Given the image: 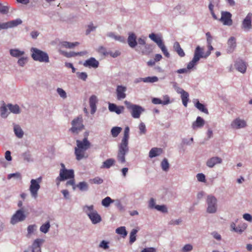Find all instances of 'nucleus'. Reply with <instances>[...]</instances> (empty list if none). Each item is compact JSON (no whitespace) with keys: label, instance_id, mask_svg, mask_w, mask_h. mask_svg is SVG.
Instances as JSON below:
<instances>
[{"label":"nucleus","instance_id":"1","mask_svg":"<svg viewBox=\"0 0 252 252\" xmlns=\"http://www.w3.org/2000/svg\"><path fill=\"white\" fill-rule=\"evenodd\" d=\"M129 128L126 126L124 130V136L118 144V151L117 158L119 162L124 163L126 162V155L129 152L128 139H129Z\"/></svg>","mask_w":252,"mask_h":252},{"label":"nucleus","instance_id":"2","mask_svg":"<svg viewBox=\"0 0 252 252\" xmlns=\"http://www.w3.org/2000/svg\"><path fill=\"white\" fill-rule=\"evenodd\" d=\"M77 147L75 148V155L77 160H80L87 158L86 151L90 147L91 143L87 138H84L82 141L76 140Z\"/></svg>","mask_w":252,"mask_h":252},{"label":"nucleus","instance_id":"3","mask_svg":"<svg viewBox=\"0 0 252 252\" xmlns=\"http://www.w3.org/2000/svg\"><path fill=\"white\" fill-rule=\"evenodd\" d=\"M210 54V51H207L205 54H204L203 49L200 46H197L194 51L192 60L188 64V68L192 69L197 64V63L201 58H206Z\"/></svg>","mask_w":252,"mask_h":252},{"label":"nucleus","instance_id":"4","mask_svg":"<svg viewBox=\"0 0 252 252\" xmlns=\"http://www.w3.org/2000/svg\"><path fill=\"white\" fill-rule=\"evenodd\" d=\"M83 211L88 216L93 224L98 223L101 221V217L97 211L94 209V206L85 205L83 208Z\"/></svg>","mask_w":252,"mask_h":252},{"label":"nucleus","instance_id":"5","mask_svg":"<svg viewBox=\"0 0 252 252\" xmlns=\"http://www.w3.org/2000/svg\"><path fill=\"white\" fill-rule=\"evenodd\" d=\"M31 56L33 60L41 63H48L49 62V58L48 54L40 49L35 47L31 49Z\"/></svg>","mask_w":252,"mask_h":252},{"label":"nucleus","instance_id":"6","mask_svg":"<svg viewBox=\"0 0 252 252\" xmlns=\"http://www.w3.org/2000/svg\"><path fill=\"white\" fill-rule=\"evenodd\" d=\"M42 177H39L35 179H32L30 181V186L29 187V191L31 197L36 199L38 197V192L40 189V183L42 182Z\"/></svg>","mask_w":252,"mask_h":252},{"label":"nucleus","instance_id":"7","mask_svg":"<svg viewBox=\"0 0 252 252\" xmlns=\"http://www.w3.org/2000/svg\"><path fill=\"white\" fill-rule=\"evenodd\" d=\"M124 103L127 108L131 110V115L133 118H139L141 113L144 111V109L140 105L133 104L126 100Z\"/></svg>","mask_w":252,"mask_h":252},{"label":"nucleus","instance_id":"8","mask_svg":"<svg viewBox=\"0 0 252 252\" xmlns=\"http://www.w3.org/2000/svg\"><path fill=\"white\" fill-rule=\"evenodd\" d=\"M218 200L216 197L212 195H208L206 198V212L209 214H215L218 210Z\"/></svg>","mask_w":252,"mask_h":252},{"label":"nucleus","instance_id":"9","mask_svg":"<svg viewBox=\"0 0 252 252\" xmlns=\"http://www.w3.org/2000/svg\"><path fill=\"white\" fill-rule=\"evenodd\" d=\"M71 127L69 131L73 134H78L84 128L83 124V119L82 117H78L72 120L71 122Z\"/></svg>","mask_w":252,"mask_h":252},{"label":"nucleus","instance_id":"10","mask_svg":"<svg viewBox=\"0 0 252 252\" xmlns=\"http://www.w3.org/2000/svg\"><path fill=\"white\" fill-rule=\"evenodd\" d=\"M27 218L26 215L23 209H20L16 211L13 215L10 220V223L12 224H15L19 222L25 220Z\"/></svg>","mask_w":252,"mask_h":252},{"label":"nucleus","instance_id":"11","mask_svg":"<svg viewBox=\"0 0 252 252\" xmlns=\"http://www.w3.org/2000/svg\"><path fill=\"white\" fill-rule=\"evenodd\" d=\"M43 239H36L33 241L32 246L24 252H41V246L44 242Z\"/></svg>","mask_w":252,"mask_h":252},{"label":"nucleus","instance_id":"12","mask_svg":"<svg viewBox=\"0 0 252 252\" xmlns=\"http://www.w3.org/2000/svg\"><path fill=\"white\" fill-rule=\"evenodd\" d=\"M74 177L73 169L60 170L59 176L57 177L58 181H65L69 179H73Z\"/></svg>","mask_w":252,"mask_h":252},{"label":"nucleus","instance_id":"13","mask_svg":"<svg viewBox=\"0 0 252 252\" xmlns=\"http://www.w3.org/2000/svg\"><path fill=\"white\" fill-rule=\"evenodd\" d=\"M230 126L233 129H239L245 128L247 126V123L244 119L237 118L232 121Z\"/></svg>","mask_w":252,"mask_h":252},{"label":"nucleus","instance_id":"14","mask_svg":"<svg viewBox=\"0 0 252 252\" xmlns=\"http://www.w3.org/2000/svg\"><path fill=\"white\" fill-rule=\"evenodd\" d=\"M127 88L126 86L119 85H118L116 89V98L118 100H122L126 97V92Z\"/></svg>","mask_w":252,"mask_h":252},{"label":"nucleus","instance_id":"15","mask_svg":"<svg viewBox=\"0 0 252 252\" xmlns=\"http://www.w3.org/2000/svg\"><path fill=\"white\" fill-rule=\"evenodd\" d=\"M252 14L249 13L242 22V29L245 31H250L252 28Z\"/></svg>","mask_w":252,"mask_h":252},{"label":"nucleus","instance_id":"16","mask_svg":"<svg viewBox=\"0 0 252 252\" xmlns=\"http://www.w3.org/2000/svg\"><path fill=\"white\" fill-rule=\"evenodd\" d=\"M232 15L229 12H222L220 21L224 25L231 26L232 24Z\"/></svg>","mask_w":252,"mask_h":252},{"label":"nucleus","instance_id":"17","mask_svg":"<svg viewBox=\"0 0 252 252\" xmlns=\"http://www.w3.org/2000/svg\"><path fill=\"white\" fill-rule=\"evenodd\" d=\"M83 64L85 67H86L96 68L99 66V62L97 61L94 58L91 57L90 59L86 60L83 63Z\"/></svg>","mask_w":252,"mask_h":252},{"label":"nucleus","instance_id":"18","mask_svg":"<svg viewBox=\"0 0 252 252\" xmlns=\"http://www.w3.org/2000/svg\"><path fill=\"white\" fill-rule=\"evenodd\" d=\"M222 159L219 157H213L209 158L206 161V164L209 168H213L215 165L221 164Z\"/></svg>","mask_w":252,"mask_h":252},{"label":"nucleus","instance_id":"19","mask_svg":"<svg viewBox=\"0 0 252 252\" xmlns=\"http://www.w3.org/2000/svg\"><path fill=\"white\" fill-rule=\"evenodd\" d=\"M128 34V36L127 39L128 45L131 48H135L137 45L136 34L132 32H129Z\"/></svg>","mask_w":252,"mask_h":252},{"label":"nucleus","instance_id":"20","mask_svg":"<svg viewBox=\"0 0 252 252\" xmlns=\"http://www.w3.org/2000/svg\"><path fill=\"white\" fill-rule=\"evenodd\" d=\"M136 51L140 52L143 55H147L152 52V45L146 44L143 46H138V49H136Z\"/></svg>","mask_w":252,"mask_h":252},{"label":"nucleus","instance_id":"21","mask_svg":"<svg viewBox=\"0 0 252 252\" xmlns=\"http://www.w3.org/2000/svg\"><path fill=\"white\" fill-rule=\"evenodd\" d=\"M108 109L110 112L119 115L124 112L125 108L123 106H117L114 103H109Z\"/></svg>","mask_w":252,"mask_h":252},{"label":"nucleus","instance_id":"22","mask_svg":"<svg viewBox=\"0 0 252 252\" xmlns=\"http://www.w3.org/2000/svg\"><path fill=\"white\" fill-rule=\"evenodd\" d=\"M98 102V99L96 95H92L89 98V104L91 108V113L94 114L96 110V104Z\"/></svg>","mask_w":252,"mask_h":252},{"label":"nucleus","instance_id":"23","mask_svg":"<svg viewBox=\"0 0 252 252\" xmlns=\"http://www.w3.org/2000/svg\"><path fill=\"white\" fill-rule=\"evenodd\" d=\"M234 65L236 69L241 73H244L246 72L247 66L246 63L244 61L242 60L237 61L235 62Z\"/></svg>","mask_w":252,"mask_h":252},{"label":"nucleus","instance_id":"24","mask_svg":"<svg viewBox=\"0 0 252 252\" xmlns=\"http://www.w3.org/2000/svg\"><path fill=\"white\" fill-rule=\"evenodd\" d=\"M227 45V52L232 53L236 47V38L233 36L230 37L228 40Z\"/></svg>","mask_w":252,"mask_h":252},{"label":"nucleus","instance_id":"25","mask_svg":"<svg viewBox=\"0 0 252 252\" xmlns=\"http://www.w3.org/2000/svg\"><path fill=\"white\" fill-rule=\"evenodd\" d=\"M163 153V150L160 148L154 147L151 149L149 153V156L150 158L160 156Z\"/></svg>","mask_w":252,"mask_h":252},{"label":"nucleus","instance_id":"26","mask_svg":"<svg viewBox=\"0 0 252 252\" xmlns=\"http://www.w3.org/2000/svg\"><path fill=\"white\" fill-rule=\"evenodd\" d=\"M205 125V121L201 117H197L195 121L192 124V128L196 129L202 127Z\"/></svg>","mask_w":252,"mask_h":252},{"label":"nucleus","instance_id":"27","mask_svg":"<svg viewBox=\"0 0 252 252\" xmlns=\"http://www.w3.org/2000/svg\"><path fill=\"white\" fill-rule=\"evenodd\" d=\"M9 54L12 57L17 58L25 55V53L24 51L20 50L17 48L10 49Z\"/></svg>","mask_w":252,"mask_h":252},{"label":"nucleus","instance_id":"28","mask_svg":"<svg viewBox=\"0 0 252 252\" xmlns=\"http://www.w3.org/2000/svg\"><path fill=\"white\" fill-rule=\"evenodd\" d=\"M149 37L158 46L163 43L161 36L152 33L149 35Z\"/></svg>","mask_w":252,"mask_h":252},{"label":"nucleus","instance_id":"29","mask_svg":"<svg viewBox=\"0 0 252 252\" xmlns=\"http://www.w3.org/2000/svg\"><path fill=\"white\" fill-rule=\"evenodd\" d=\"M173 49L180 57H184L185 56V53L178 42H175L174 43Z\"/></svg>","mask_w":252,"mask_h":252},{"label":"nucleus","instance_id":"30","mask_svg":"<svg viewBox=\"0 0 252 252\" xmlns=\"http://www.w3.org/2000/svg\"><path fill=\"white\" fill-rule=\"evenodd\" d=\"M115 163V160L114 159L111 158H108L102 163L100 168L108 169L114 165Z\"/></svg>","mask_w":252,"mask_h":252},{"label":"nucleus","instance_id":"31","mask_svg":"<svg viewBox=\"0 0 252 252\" xmlns=\"http://www.w3.org/2000/svg\"><path fill=\"white\" fill-rule=\"evenodd\" d=\"M107 36L122 43H124L125 42V38L124 36L116 35L113 32H108L107 34Z\"/></svg>","mask_w":252,"mask_h":252},{"label":"nucleus","instance_id":"32","mask_svg":"<svg viewBox=\"0 0 252 252\" xmlns=\"http://www.w3.org/2000/svg\"><path fill=\"white\" fill-rule=\"evenodd\" d=\"M14 132L15 135L19 138H22L24 135V131L20 127V126L18 125H15L14 126Z\"/></svg>","mask_w":252,"mask_h":252},{"label":"nucleus","instance_id":"33","mask_svg":"<svg viewBox=\"0 0 252 252\" xmlns=\"http://www.w3.org/2000/svg\"><path fill=\"white\" fill-rule=\"evenodd\" d=\"M50 227L51 225L50 221H47L40 226L39 230L42 233L46 234L48 232Z\"/></svg>","mask_w":252,"mask_h":252},{"label":"nucleus","instance_id":"34","mask_svg":"<svg viewBox=\"0 0 252 252\" xmlns=\"http://www.w3.org/2000/svg\"><path fill=\"white\" fill-rule=\"evenodd\" d=\"M76 188H78L82 191H86L89 189V185L86 182H81L76 185Z\"/></svg>","mask_w":252,"mask_h":252},{"label":"nucleus","instance_id":"35","mask_svg":"<svg viewBox=\"0 0 252 252\" xmlns=\"http://www.w3.org/2000/svg\"><path fill=\"white\" fill-rule=\"evenodd\" d=\"M37 229V225L36 224L29 225L27 227V237L30 238L31 236Z\"/></svg>","mask_w":252,"mask_h":252},{"label":"nucleus","instance_id":"36","mask_svg":"<svg viewBox=\"0 0 252 252\" xmlns=\"http://www.w3.org/2000/svg\"><path fill=\"white\" fill-rule=\"evenodd\" d=\"M0 112L1 117L3 118H6L9 113L7 105H3L1 106L0 108Z\"/></svg>","mask_w":252,"mask_h":252},{"label":"nucleus","instance_id":"37","mask_svg":"<svg viewBox=\"0 0 252 252\" xmlns=\"http://www.w3.org/2000/svg\"><path fill=\"white\" fill-rule=\"evenodd\" d=\"M79 45V43L78 42H75L74 43L69 42L67 41H63L61 43V45L65 48L72 49L75 46Z\"/></svg>","mask_w":252,"mask_h":252},{"label":"nucleus","instance_id":"38","mask_svg":"<svg viewBox=\"0 0 252 252\" xmlns=\"http://www.w3.org/2000/svg\"><path fill=\"white\" fill-rule=\"evenodd\" d=\"M181 97L182 100L183 104L184 106L187 107L188 102L189 100V94L188 92L185 91L181 94Z\"/></svg>","mask_w":252,"mask_h":252},{"label":"nucleus","instance_id":"39","mask_svg":"<svg viewBox=\"0 0 252 252\" xmlns=\"http://www.w3.org/2000/svg\"><path fill=\"white\" fill-rule=\"evenodd\" d=\"M28 58L25 55L19 58V59L17 61V63L19 66L23 67L28 63Z\"/></svg>","mask_w":252,"mask_h":252},{"label":"nucleus","instance_id":"40","mask_svg":"<svg viewBox=\"0 0 252 252\" xmlns=\"http://www.w3.org/2000/svg\"><path fill=\"white\" fill-rule=\"evenodd\" d=\"M195 106L200 111L206 114H208L209 112L208 109L205 107L204 104L200 103L199 101H197L195 104Z\"/></svg>","mask_w":252,"mask_h":252},{"label":"nucleus","instance_id":"41","mask_svg":"<svg viewBox=\"0 0 252 252\" xmlns=\"http://www.w3.org/2000/svg\"><path fill=\"white\" fill-rule=\"evenodd\" d=\"M9 28H12L21 25L22 21L20 19H16L8 22Z\"/></svg>","mask_w":252,"mask_h":252},{"label":"nucleus","instance_id":"42","mask_svg":"<svg viewBox=\"0 0 252 252\" xmlns=\"http://www.w3.org/2000/svg\"><path fill=\"white\" fill-rule=\"evenodd\" d=\"M116 233L121 235L123 238L126 237L127 232L125 226H121L116 229Z\"/></svg>","mask_w":252,"mask_h":252},{"label":"nucleus","instance_id":"43","mask_svg":"<svg viewBox=\"0 0 252 252\" xmlns=\"http://www.w3.org/2000/svg\"><path fill=\"white\" fill-rule=\"evenodd\" d=\"M7 107L10 112L13 113L19 114L20 112V108L17 105H13L12 104H8Z\"/></svg>","mask_w":252,"mask_h":252},{"label":"nucleus","instance_id":"44","mask_svg":"<svg viewBox=\"0 0 252 252\" xmlns=\"http://www.w3.org/2000/svg\"><path fill=\"white\" fill-rule=\"evenodd\" d=\"M138 232V230L136 229H133L129 235V243L132 244L136 241V234Z\"/></svg>","mask_w":252,"mask_h":252},{"label":"nucleus","instance_id":"45","mask_svg":"<svg viewBox=\"0 0 252 252\" xmlns=\"http://www.w3.org/2000/svg\"><path fill=\"white\" fill-rule=\"evenodd\" d=\"M115 201L112 199L110 197H106L101 201L102 205L105 207H108L109 206L111 203H113Z\"/></svg>","mask_w":252,"mask_h":252},{"label":"nucleus","instance_id":"46","mask_svg":"<svg viewBox=\"0 0 252 252\" xmlns=\"http://www.w3.org/2000/svg\"><path fill=\"white\" fill-rule=\"evenodd\" d=\"M122 128L119 126H115L112 127L111 130V133L113 137H116L121 132Z\"/></svg>","mask_w":252,"mask_h":252},{"label":"nucleus","instance_id":"47","mask_svg":"<svg viewBox=\"0 0 252 252\" xmlns=\"http://www.w3.org/2000/svg\"><path fill=\"white\" fill-rule=\"evenodd\" d=\"M247 224L246 223H243L239 225L237 227H236V229L235 232L242 234L247 228Z\"/></svg>","mask_w":252,"mask_h":252},{"label":"nucleus","instance_id":"48","mask_svg":"<svg viewBox=\"0 0 252 252\" xmlns=\"http://www.w3.org/2000/svg\"><path fill=\"white\" fill-rule=\"evenodd\" d=\"M161 167L162 170L167 171L169 168V164L168 160L164 158L161 162Z\"/></svg>","mask_w":252,"mask_h":252},{"label":"nucleus","instance_id":"49","mask_svg":"<svg viewBox=\"0 0 252 252\" xmlns=\"http://www.w3.org/2000/svg\"><path fill=\"white\" fill-rule=\"evenodd\" d=\"M158 81V78L157 76H149L144 78V83H155Z\"/></svg>","mask_w":252,"mask_h":252},{"label":"nucleus","instance_id":"50","mask_svg":"<svg viewBox=\"0 0 252 252\" xmlns=\"http://www.w3.org/2000/svg\"><path fill=\"white\" fill-rule=\"evenodd\" d=\"M57 92L60 96L63 99H65L67 97V94L65 91L62 88H58L57 89Z\"/></svg>","mask_w":252,"mask_h":252},{"label":"nucleus","instance_id":"51","mask_svg":"<svg viewBox=\"0 0 252 252\" xmlns=\"http://www.w3.org/2000/svg\"><path fill=\"white\" fill-rule=\"evenodd\" d=\"M76 75H77V77L79 79H80L84 81H86L87 77H88L87 73L85 72H77L76 73Z\"/></svg>","mask_w":252,"mask_h":252},{"label":"nucleus","instance_id":"52","mask_svg":"<svg viewBox=\"0 0 252 252\" xmlns=\"http://www.w3.org/2000/svg\"><path fill=\"white\" fill-rule=\"evenodd\" d=\"M152 102L155 104H162L167 105L168 104V100L166 101H162L159 98H154L152 100Z\"/></svg>","mask_w":252,"mask_h":252},{"label":"nucleus","instance_id":"53","mask_svg":"<svg viewBox=\"0 0 252 252\" xmlns=\"http://www.w3.org/2000/svg\"><path fill=\"white\" fill-rule=\"evenodd\" d=\"M90 182L92 184L99 185L103 182V180L102 179L99 177H96L93 179H91Z\"/></svg>","mask_w":252,"mask_h":252},{"label":"nucleus","instance_id":"54","mask_svg":"<svg viewBox=\"0 0 252 252\" xmlns=\"http://www.w3.org/2000/svg\"><path fill=\"white\" fill-rule=\"evenodd\" d=\"M193 250V246L190 244L185 245L182 249L181 252H190Z\"/></svg>","mask_w":252,"mask_h":252},{"label":"nucleus","instance_id":"55","mask_svg":"<svg viewBox=\"0 0 252 252\" xmlns=\"http://www.w3.org/2000/svg\"><path fill=\"white\" fill-rule=\"evenodd\" d=\"M158 211L162 213H166L168 212L167 208L165 205H157L156 207V209Z\"/></svg>","mask_w":252,"mask_h":252},{"label":"nucleus","instance_id":"56","mask_svg":"<svg viewBox=\"0 0 252 252\" xmlns=\"http://www.w3.org/2000/svg\"><path fill=\"white\" fill-rule=\"evenodd\" d=\"M96 28V26H94L93 23H90L87 26V29L86 31V34L88 35L91 32L94 31Z\"/></svg>","mask_w":252,"mask_h":252},{"label":"nucleus","instance_id":"57","mask_svg":"<svg viewBox=\"0 0 252 252\" xmlns=\"http://www.w3.org/2000/svg\"><path fill=\"white\" fill-rule=\"evenodd\" d=\"M9 11V7L8 6L3 5L0 3V13L2 14H7Z\"/></svg>","mask_w":252,"mask_h":252},{"label":"nucleus","instance_id":"58","mask_svg":"<svg viewBox=\"0 0 252 252\" xmlns=\"http://www.w3.org/2000/svg\"><path fill=\"white\" fill-rule=\"evenodd\" d=\"M139 129L140 130V134H144L146 132V128L145 125L143 123H141L139 125Z\"/></svg>","mask_w":252,"mask_h":252},{"label":"nucleus","instance_id":"59","mask_svg":"<svg viewBox=\"0 0 252 252\" xmlns=\"http://www.w3.org/2000/svg\"><path fill=\"white\" fill-rule=\"evenodd\" d=\"M14 178L16 179H21V176L20 173L19 172L15 173H11L8 175L7 179L8 180L11 179V178Z\"/></svg>","mask_w":252,"mask_h":252},{"label":"nucleus","instance_id":"60","mask_svg":"<svg viewBox=\"0 0 252 252\" xmlns=\"http://www.w3.org/2000/svg\"><path fill=\"white\" fill-rule=\"evenodd\" d=\"M108 242L102 240L99 245V247L104 250H106L109 248Z\"/></svg>","mask_w":252,"mask_h":252},{"label":"nucleus","instance_id":"61","mask_svg":"<svg viewBox=\"0 0 252 252\" xmlns=\"http://www.w3.org/2000/svg\"><path fill=\"white\" fill-rule=\"evenodd\" d=\"M157 205L156 204V201L153 198H151L149 202L148 206L150 209H156Z\"/></svg>","mask_w":252,"mask_h":252},{"label":"nucleus","instance_id":"62","mask_svg":"<svg viewBox=\"0 0 252 252\" xmlns=\"http://www.w3.org/2000/svg\"><path fill=\"white\" fill-rule=\"evenodd\" d=\"M213 237L218 241H220L221 240V235L218 233L217 231H213L211 233Z\"/></svg>","mask_w":252,"mask_h":252},{"label":"nucleus","instance_id":"63","mask_svg":"<svg viewBox=\"0 0 252 252\" xmlns=\"http://www.w3.org/2000/svg\"><path fill=\"white\" fill-rule=\"evenodd\" d=\"M145 39L146 37H141L138 39V41L137 42V44L139 45V46H143L146 44Z\"/></svg>","mask_w":252,"mask_h":252},{"label":"nucleus","instance_id":"64","mask_svg":"<svg viewBox=\"0 0 252 252\" xmlns=\"http://www.w3.org/2000/svg\"><path fill=\"white\" fill-rule=\"evenodd\" d=\"M98 51L100 53H101L104 55H105V56L109 55V52H108L107 51L105 47H104L103 46L99 47L98 48Z\"/></svg>","mask_w":252,"mask_h":252}]
</instances>
